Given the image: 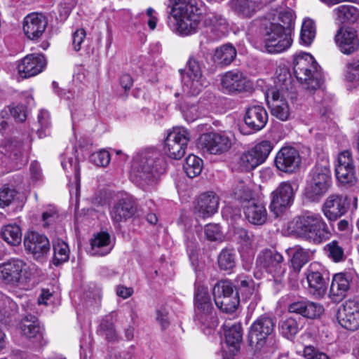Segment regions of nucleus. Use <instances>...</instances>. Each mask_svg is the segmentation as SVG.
<instances>
[{"instance_id":"26","label":"nucleus","mask_w":359,"mask_h":359,"mask_svg":"<svg viewBox=\"0 0 359 359\" xmlns=\"http://www.w3.org/2000/svg\"><path fill=\"white\" fill-rule=\"evenodd\" d=\"M24 245L25 249L37 259L47 255L50 250V243L47 237L34 231L27 233Z\"/></svg>"},{"instance_id":"23","label":"nucleus","mask_w":359,"mask_h":359,"mask_svg":"<svg viewBox=\"0 0 359 359\" xmlns=\"http://www.w3.org/2000/svg\"><path fill=\"white\" fill-rule=\"evenodd\" d=\"M46 66V60L43 55L29 54L18 63V69L23 78L34 76L43 71Z\"/></svg>"},{"instance_id":"7","label":"nucleus","mask_w":359,"mask_h":359,"mask_svg":"<svg viewBox=\"0 0 359 359\" xmlns=\"http://www.w3.org/2000/svg\"><path fill=\"white\" fill-rule=\"evenodd\" d=\"M310 180L305 189V194L311 201L318 200L329 189L331 183L330 163L325 161L318 163L309 174Z\"/></svg>"},{"instance_id":"3","label":"nucleus","mask_w":359,"mask_h":359,"mask_svg":"<svg viewBox=\"0 0 359 359\" xmlns=\"http://www.w3.org/2000/svg\"><path fill=\"white\" fill-rule=\"evenodd\" d=\"M163 160L155 149H147L137 153L132 163L131 177L140 184H150L161 172Z\"/></svg>"},{"instance_id":"53","label":"nucleus","mask_w":359,"mask_h":359,"mask_svg":"<svg viewBox=\"0 0 359 359\" xmlns=\"http://www.w3.org/2000/svg\"><path fill=\"white\" fill-rule=\"evenodd\" d=\"M90 161L97 166L106 167L109 165L111 157L108 151L101 149L93 153L89 157Z\"/></svg>"},{"instance_id":"55","label":"nucleus","mask_w":359,"mask_h":359,"mask_svg":"<svg viewBox=\"0 0 359 359\" xmlns=\"http://www.w3.org/2000/svg\"><path fill=\"white\" fill-rule=\"evenodd\" d=\"M100 329L104 332L107 340H112L116 336L114 320L111 316H107L100 323Z\"/></svg>"},{"instance_id":"31","label":"nucleus","mask_w":359,"mask_h":359,"mask_svg":"<svg viewBox=\"0 0 359 359\" xmlns=\"http://www.w3.org/2000/svg\"><path fill=\"white\" fill-rule=\"evenodd\" d=\"M353 275L350 273H339L334 276L330 290V295L335 302L345 297L350 289Z\"/></svg>"},{"instance_id":"41","label":"nucleus","mask_w":359,"mask_h":359,"mask_svg":"<svg viewBox=\"0 0 359 359\" xmlns=\"http://www.w3.org/2000/svg\"><path fill=\"white\" fill-rule=\"evenodd\" d=\"M255 344L254 359H271L277 350V346L274 340Z\"/></svg>"},{"instance_id":"43","label":"nucleus","mask_w":359,"mask_h":359,"mask_svg":"<svg viewBox=\"0 0 359 359\" xmlns=\"http://www.w3.org/2000/svg\"><path fill=\"white\" fill-rule=\"evenodd\" d=\"M4 240L11 245H18L22 241V232L20 226L16 224L5 226L1 231Z\"/></svg>"},{"instance_id":"34","label":"nucleus","mask_w":359,"mask_h":359,"mask_svg":"<svg viewBox=\"0 0 359 359\" xmlns=\"http://www.w3.org/2000/svg\"><path fill=\"white\" fill-rule=\"evenodd\" d=\"M336 21L339 23H355L359 21V10L352 5H341L332 11Z\"/></svg>"},{"instance_id":"15","label":"nucleus","mask_w":359,"mask_h":359,"mask_svg":"<svg viewBox=\"0 0 359 359\" xmlns=\"http://www.w3.org/2000/svg\"><path fill=\"white\" fill-rule=\"evenodd\" d=\"M305 275L309 293L317 298L323 297L328 285V278L325 276V271L318 264L313 263L307 268Z\"/></svg>"},{"instance_id":"29","label":"nucleus","mask_w":359,"mask_h":359,"mask_svg":"<svg viewBox=\"0 0 359 359\" xmlns=\"http://www.w3.org/2000/svg\"><path fill=\"white\" fill-rule=\"evenodd\" d=\"M247 79L238 70L226 72L221 79V85L224 93L233 94L243 92L247 87Z\"/></svg>"},{"instance_id":"28","label":"nucleus","mask_w":359,"mask_h":359,"mask_svg":"<svg viewBox=\"0 0 359 359\" xmlns=\"http://www.w3.org/2000/svg\"><path fill=\"white\" fill-rule=\"evenodd\" d=\"M203 25L212 34L211 40H217L224 37L228 33V21L226 18L220 13H208L204 17Z\"/></svg>"},{"instance_id":"20","label":"nucleus","mask_w":359,"mask_h":359,"mask_svg":"<svg viewBox=\"0 0 359 359\" xmlns=\"http://www.w3.org/2000/svg\"><path fill=\"white\" fill-rule=\"evenodd\" d=\"M274 163L276 168L285 173H292L301 163L299 151L292 147H283L276 154Z\"/></svg>"},{"instance_id":"38","label":"nucleus","mask_w":359,"mask_h":359,"mask_svg":"<svg viewBox=\"0 0 359 359\" xmlns=\"http://www.w3.org/2000/svg\"><path fill=\"white\" fill-rule=\"evenodd\" d=\"M323 250L326 256L335 263L342 262L346 258L343 244L338 241L327 243Z\"/></svg>"},{"instance_id":"44","label":"nucleus","mask_w":359,"mask_h":359,"mask_svg":"<svg viewBox=\"0 0 359 359\" xmlns=\"http://www.w3.org/2000/svg\"><path fill=\"white\" fill-rule=\"evenodd\" d=\"M231 4L235 11L245 17H251L258 8L257 4L252 0H231Z\"/></svg>"},{"instance_id":"60","label":"nucleus","mask_w":359,"mask_h":359,"mask_svg":"<svg viewBox=\"0 0 359 359\" xmlns=\"http://www.w3.org/2000/svg\"><path fill=\"white\" fill-rule=\"evenodd\" d=\"M304 359H330L324 353L319 351L312 346L304 348Z\"/></svg>"},{"instance_id":"6","label":"nucleus","mask_w":359,"mask_h":359,"mask_svg":"<svg viewBox=\"0 0 359 359\" xmlns=\"http://www.w3.org/2000/svg\"><path fill=\"white\" fill-rule=\"evenodd\" d=\"M198 9L189 4H175L170 15L175 20L173 30L182 36H188L196 32L201 18Z\"/></svg>"},{"instance_id":"48","label":"nucleus","mask_w":359,"mask_h":359,"mask_svg":"<svg viewBox=\"0 0 359 359\" xmlns=\"http://www.w3.org/2000/svg\"><path fill=\"white\" fill-rule=\"evenodd\" d=\"M53 264L59 265L69 259V249L68 245L62 241L53 243Z\"/></svg>"},{"instance_id":"42","label":"nucleus","mask_w":359,"mask_h":359,"mask_svg":"<svg viewBox=\"0 0 359 359\" xmlns=\"http://www.w3.org/2000/svg\"><path fill=\"white\" fill-rule=\"evenodd\" d=\"M233 197L243 208L255 201L251 189L243 182H240L234 188Z\"/></svg>"},{"instance_id":"9","label":"nucleus","mask_w":359,"mask_h":359,"mask_svg":"<svg viewBox=\"0 0 359 359\" xmlns=\"http://www.w3.org/2000/svg\"><path fill=\"white\" fill-rule=\"evenodd\" d=\"M273 148L271 141H261L250 149L243 151L236 160L235 167L241 171H251L266 160Z\"/></svg>"},{"instance_id":"17","label":"nucleus","mask_w":359,"mask_h":359,"mask_svg":"<svg viewBox=\"0 0 359 359\" xmlns=\"http://www.w3.org/2000/svg\"><path fill=\"white\" fill-rule=\"evenodd\" d=\"M283 256L275 250H262L257 258V264L273 276L280 277L285 273Z\"/></svg>"},{"instance_id":"25","label":"nucleus","mask_w":359,"mask_h":359,"mask_svg":"<svg viewBox=\"0 0 359 359\" xmlns=\"http://www.w3.org/2000/svg\"><path fill=\"white\" fill-rule=\"evenodd\" d=\"M219 197L212 191L201 194L194 205V215L199 218H208L217 212L219 207Z\"/></svg>"},{"instance_id":"35","label":"nucleus","mask_w":359,"mask_h":359,"mask_svg":"<svg viewBox=\"0 0 359 359\" xmlns=\"http://www.w3.org/2000/svg\"><path fill=\"white\" fill-rule=\"evenodd\" d=\"M236 54V48L231 44L226 43L215 50L212 60L217 65L228 66L234 60Z\"/></svg>"},{"instance_id":"61","label":"nucleus","mask_w":359,"mask_h":359,"mask_svg":"<svg viewBox=\"0 0 359 359\" xmlns=\"http://www.w3.org/2000/svg\"><path fill=\"white\" fill-rule=\"evenodd\" d=\"M205 233L210 241H217L221 238L220 226L215 224H209L205 227Z\"/></svg>"},{"instance_id":"12","label":"nucleus","mask_w":359,"mask_h":359,"mask_svg":"<svg viewBox=\"0 0 359 359\" xmlns=\"http://www.w3.org/2000/svg\"><path fill=\"white\" fill-rule=\"evenodd\" d=\"M292 42V37L281 31L280 26L271 24L266 28L262 50L269 53H278L290 48Z\"/></svg>"},{"instance_id":"2","label":"nucleus","mask_w":359,"mask_h":359,"mask_svg":"<svg viewBox=\"0 0 359 359\" xmlns=\"http://www.w3.org/2000/svg\"><path fill=\"white\" fill-rule=\"evenodd\" d=\"M276 86L269 89L266 93L267 104L271 114L280 121H287L290 115V107L287 102L290 90L292 89V79L286 69H283L276 78Z\"/></svg>"},{"instance_id":"50","label":"nucleus","mask_w":359,"mask_h":359,"mask_svg":"<svg viewBox=\"0 0 359 359\" xmlns=\"http://www.w3.org/2000/svg\"><path fill=\"white\" fill-rule=\"evenodd\" d=\"M309 261V252L302 248H298L295 250L292 257L291 264L294 271L299 272Z\"/></svg>"},{"instance_id":"57","label":"nucleus","mask_w":359,"mask_h":359,"mask_svg":"<svg viewBox=\"0 0 359 359\" xmlns=\"http://www.w3.org/2000/svg\"><path fill=\"white\" fill-rule=\"evenodd\" d=\"M346 76L351 82L359 81V60H353L346 64Z\"/></svg>"},{"instance_id":"56","label":"nucleus","mask_w":359,"mask_h":359,"mask_svg":"<svg viewBox=\"0 0 359 359\" xmlns=\"http://www.w3.org/2000/svg\"><path fill=\"white\" fill-rule=\"evenodd\" d=\"M323 312L324 308L320 304L307 301L305 318L314 319L320 317Z\"/></svg>"},{"instance_id":"4","label":"nucleus","mask_w":359,"mask_h":359,"mask_svg":"<svg viewBox=\"0 0 359 359\" xmlns=\"http://www.w3.org/2000/svg\"><path fill=\"white\" fill-rule=\"evenodd\" d=\"M194 320L200 325L205 334H210L217 326V318L214 312L208 288L203 285L198 286L194 294Z\"/></svg>"},{"instance_id":"52","label":"nucleus","mask_w":359,"mask_h":359,"mask_svg":"<svg viewBox=\"0 0 359 359\" xmlns=\"http://www.w3.org/2000/svg\"><path fill=\"white\" fill-rule=\"evenodd\" d=\"M18 191L8 186H4L0 189V208H5L15 200Z\"/></svg>"},{"instance_id":"47","label":"nucleus","mask_w":359,"mask_h":359,"mask_svg":"<svg viewBox=\"0 0 359 359\" xmlns=\"http://www.w3.org/2000/svg\"><path fill=\"white\" fill-rule=\"evenodd\" d=\"M316 36V25L311 19L305 20L302 26L300 41L305 46H310Z\"/></svg>"},{"instance_id":"49","label":"nucleus","mask_w":359,"mask_h":359,"mask_svg":"<svg viewBox=\"0 0 359 359\" xmlns=\"http://www.w3.org/2000/svg\"><path fill=\"white\" fill-rule=\"evenodd\" d=\"M280 23L276 24L281 27V31L291 36L294 24V14L292 10L281 11L279 14Z\"/></svg>"},{"instance_id":"27","label":"nucleus","mask_w":359,"mask_h":359,"mask_svg":"<svg viewBox=\"0 0 359 359\" xmlns=\"http://www.w3.org/2000/svg\"><path fill=\"white\" fill-rule=\"evenodd\" d=\"M136 212L135 203L130 196L119 199L110 210V216L115 224L126 222L132 217Z\"/></svg>"},{"instance_id":"13","label":"nucleus","mask_w":359,"mask_h":359,"mask_svg":"<svg viewBox=\"0 0 359 359\" xmlns=\"http://www.w3.org/2000/svg\"><path fill=\"white\" fill-rule=\"evenodd\" d=\"M190 133L184 128H174L165 140V151L173 159L182 158L190 141Z\"/></svg>"},{"instance_id":"54","label":"nucleus","mask_w":359,"mask_h":359,"mask_svg":"<svg viewBox=\"0 0 359 359\" xmlns=\"http://www.w3.org/2000/svg\"><path fill=\"white\" fill-rule=\"evenodd\" d=\"M182 112L188 122H193L200 116L198 107L194 103H186L182 107Z\"/></svg>"},{"instance_id":"58","label":"nucleus","mask_w":359,"mask_h":359,"mask_svg":"<svg viewBox=\"0 0 359 359\" xmlns=\"http://www.w3.org/2000/svg\"><path fill=\"white\" fill-rule=\"evenodd\" d=\"M38 122L41 127V128L38 130V134L39 137L41 138L46 136V133L43 134V130L45 131L48 129L50 125V115L48 111L41 110L39 111L38 114Z\"/></svg>"},{"instance_id":"33","label":"nucleus","mask_w":359,"mask_h":359,"mask_svg":"<svg viewBox=\"0 0 359 359\" xmlns=\"http://www.w3.org/2000/svg\"><path fill=\"white\" fill-rule=\"evenodd\" d=\"M22 334L29 339H34L41 345L43 340V334L36 318L31 316L25 317L20 323Z\"/></svg>"},{"instance_id":"45","label":"nucleus","mask_w":359,"mask_h":359,"mask_svg":"<svg viewBox=\"0 0 359 359\" xmlns=\"http://www.w3.org/2000/svg\"><path fill=\"white\" fill-rule=\"evenodd\" d=\"M236 254L233 249H223L218 255V266L222 270L229 271L236 266Z\"/></svg>"},{"instance_id":"16","label":"nucleus","mask_w":359,"mask_h":359,"mask_svg":"<svg viewBox=\"0 0 359 359\" xmlns=\"http://www.w3.org/2000/svg\"><path fill=\"white\" fill-rule=\"evenodd\" d=\"M337 320L344 328L354 331L359 328V299L346 300L339 307L337 313Z\"/></svg>"},{"instance_id":"40","label":"nucleus","mask_w":359,"mask_h":359,"mask_svg":"<svg viewBox=\"0 0 359 359\" xmlns=\"http://www.w3.org/2000/svg\"><path fill=\"white\" fill-rule=\"evenodd\" d=\"M224 336L227 346L238 350L242 340V327L240 324H234L230 327L225 325Z\"/></svg>"},{"instance_id":"18","label":"nucleus","mask_w":359,"mask_h":359,"mask_svg":"<svg viewBox=\"0 0 359 359\" xmlns=\"http://www.w3.org/2000/svg\"><path fill=\"white\" fill-rule=\"evenodd\" d=\"M334 43L344 55H351L359 50V38L357 31L349 27H341L334 36Z\"/></svg>"},{"instance_id":"21","label":"nucleus","mask_w":359,"mask_h":359,"mask_svg":"<svg viewBox=\"0 0 359 359\" xmlns=\"http://www.w3.org/2000/svg\"><path fill=\"white\" fill-rule=\"evenodd\" d=\"M348 205L346 197L332 194L324 201L322 212L330 222H335L348 211Z\"/></svg>"},{"instance_id":"62","label":"nucleus","mask_w":359,"mask_h":359,"mask_svg":"<svg viewBox=\"0 0 359 359\" xmlns=\"http://www.w3.org/2000/svg\"><path fill=\"white\" fill-rule=\"evenodd\" d=\"M86 31L83 29H76L72 34V46L75 51L81 48V45L86 38Z\"/></svg>"},{"instance_id":"10","label":"nucleus","mask_w":359,"mask_h":359,"mask_svg":"<svg viewBox=\"0 0 359 359\" xmlns=\"http://www.w3.org/2000/svg\"><path fill=\"white\" fill-rule=\"evenodd\" d=\"M334 172L339 187L348 189L356 184L358 179L355 167L349 150L342 151L337 155L334 163Z\"/></svg>"},{"instance_id":"11","label":"nucleus","mask_w":359,"mask_h":359,"mask_svg":"<svg viewBox=\"0 0 359 359\" xmlns=\"http://www.w3.org/2000/svg\"><path fill=\"white\" fill-rule=\"evenodd\" d=\"M212 294L216 306L224 313H233L238 304V292H233L231 283L222 281L217 283L212 290Z\"/></svg>"},{"instance_id":"19","label":"nucleus","mask_w":359,"mask_h":359,"mask_svg":"<svg viewBox=\"0 0 359 359\" xmlns=\"http://www.w3.org/2000/svg\"><path fill=\"white\" fill-rule=\"evenodd\" d=\"M275 323L273 320L267 316H261L250 326L249 338L251 344L266 342L273 340Z\"/></svg>"},{"instance_id":"39","label":"nucleus","mask_w":359,"mask_h":359,"mask_svg":"<svg viewBox=\"0 0 359 359\" xmlns=\"http://www.w3.org/2000/svg\"><path fill=\"white\" fill-rule=\"evenodd\" d=\"M280 334L288 339H292L298 333L301 326L297 320L292 317L283 318L278 324Z\"/></svg>"},{"instance_id":"32","label":"nucleus","mask_w":359,"mask_h":359,"mask_svg":"<svg viewBox=\"0 0 359 359\" xmlns=\"http://www.w3.org/2000/svg\"><path fill=\"white\" fill-rule=\"evenodd\" d=\"M243 210L247 219L253 224L262 225L267 219V212L264 205L255 203V201L244 206Z\"/></svg>"},{"instance_id":"51","label":"nucleus","mask_w":359,"mask_h":359,"mask_svg":"<svg viewBox=\"0 0 359 359\" xmlns=\"http://www.w3.org/2000/svg\"><path fill=\"white\" fill-rule=\"evenodd\" d=\"M17 304L8 297L1 300L0 307V322L6 323V318L13 315L17 311Z\"/></svg>"},{"instance_id":"59","label":"nucleus","mask_w":359,"mask_h":359,"mask_svg":"<svg viewBox=\"0 0 359 359\" xmlns=\"http://www.w3.org/2000/svg\"><path fill=\"white\" fill-rule=\"evenodd\" d=\"M184 76L190 77L201 78L203 77L201 68L198 62L194 57H191L188 62L187 72Z\"/></svg>"},{"instance_id":"14","label":"nucleus","mask_w":359,"mask_h":359,"mask_svg":"<svg viewBox=\"0 0 359 359\" xmlns=\"http://www.w3.org/2000/svg\"><path fill=\"white\" fill-rule=\"evenodd\" d=\"M294 197V190L292 184L288 181L280 183L271 194V211L278 217L292 204Z\"/></svg>"},{"instance_id":"24","label":"nucleus","mask_w":359,"mask_h":359,"mask_svg":"<svg viewBox=\"0 0 359 359\" xmlns=\"http://www.w3.org/2000/svg\"><path fill=\"white\" fill-rule=\"evenodd\" d=\"M47 25L48 20L43 14L32 13L24 18L22 29L29 39L37 40L42 36Z\"/></svg>"},{"instance_id":"63","label":"nucleus","mask_w":359,"mask_h":359,"mask_svg":"<svg viewBox=\"0 0 359 359\" xmlns=\"http://www.w3.org/2000/svg\"><path fill=\"white\" fill-rule=\"evenodd\" d=\"M308 300L297 301L291 303L288 306V311L290 313H294L305 317V312L307 306Z\"/></svg>"},{"instance_id":"46","label":"nucleus","mask_w":359,"mask_h":359,"mask_svg":"<svg viewBox=\"0 0 359 359\" xmlns=\"http://www.w3.org/2000/svg\"><path fill=\"white\" fill-rule=\"evenodd\" d=\"M183 167L187 175L194 178L201 172L202 160L195 155L190 154L187 157Z\"/></svg>"},{"instance_id":"30","label":"nucleus","mask_w":359,"mask_h":359,"mask_svg":"<svg viewBox=\"0 0 359 359\" xmlns=\"http://www.w3.org/2000/svg\"><path fill=\"white\" fill-rule=\"evenodd\" d=\"M244 121L250 128L259 131L266 126L268 121V114L263 106L252 104L248 107Z\"/></svg>"},{"instance_id":"36","label":"nucleus","mask_w":359,"mask_h":359,"mask_svg":"<svg viewBox=\"0 0 359 359\" xmlns=\"http://www.w3.org/2000/svg\"><path fill=\"white\" fill-rule=\"evenodd\" d=\"M110 236L108 233L101 232L95 236L91 240V254L97 256H104L111 250L109 247Z\"/></svg>"},{"instance_id":"5","label":"nucleus","mask_w":359,"mask_h":359,"mask_svg":"<svg viewBox=\"0 0 359 359\" xmlns=\"http://www.w3.org/2000/svg\"><path fill=\"white\" fill-rule=\"evenodd\" d=\"M293 70L297 79L306 85V88L313 90L321 87L323 79L313 57L306 53L296 55Z\"/></svg>"},{"instance_id":"1","label":"nucleus","mask_w":359,"mask_h":359,"mask_svg":"<svg viewBox=\"0 0 359 359\" xmlns=\"http://www.w3.org/2000/svg\"><path fill=\"white\" fill-rule=\"evenodd\" d=\"M291 234L315 245L320 244L331 236L329 227L320 213L306 212L294 217L288 224Z\"/></svg>"},{"instance_id":"37","label":"nucleus","mask_w":359,"mask_h":359,"mask_svg":"<svg viewBox=\"0 0 359 359\" xmlns=\"http://www.w3.org/2000/svg\"><path fill=\"white\" fill-rule=\"evenodd\" d=\"M182 90L187 95H197L205 86V79L203 77L195 78L190 76H182Z\"/></svg>"},{"instance_id":"64","label":"nucleus","mask_w":359,"mask_h":359,"mask_svg":"<svg viewBox=\"0 0 359 359\" xmlns=\"http://www.w3.org/2000/svg\"><path fill=\"white\" fill-rule=\"evenodd\" d=\"M12 116L19 122L25 121L27 118L26 108L24 105H18L11 109Z\"/></svg>"},{"instance_id":"8","label":"nucleus","mask_w":359,"mask_h":359,"mask_svg":"<svg viewBox=\"0 0 359 359\" xmlns=\"http://www.w3.org/2000/svg\"><path fill=\"white\" fill-rule=\"evenodd\" d=\"M37 266L21 259H11L0 266V278L6 283L16 284L30 280L36 273Z\"/></svg>"},{"instance_id":"22","label":"nucleus","mask_w":359,"mask_h":359,"mask_svg":"<svg viewBox=\"0 0 359 359\" xmlns=\"http://www.w3.org/2000/svg\"><path fill=\"white\" fill-rule=\"evenodd\" d=\"M200 144L203 149L211 154H220L228 151L231 142L224 134L210 133L203 134L200 138Z\"/></svg>"}]
</instances>
